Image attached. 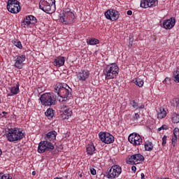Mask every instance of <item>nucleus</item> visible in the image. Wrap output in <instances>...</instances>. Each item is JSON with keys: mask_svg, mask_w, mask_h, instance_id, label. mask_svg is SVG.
<instances>
[{"mask_svg": "<svg viewBox=\"0 0 179 179\" xmlns=\"http://www.w3.org/2000/svg\"><path fill=\"white\" fill-rule=\"evenodd\" d=\"M55 92L62 99H68L71 95L72 89L66 84L59 83L55 87Z\"/></svg>", "mask_w": 179, "mask_h": 179, "instance_id": "obj_1", "label": "nucleus"}, {"mask_svg": "<svg viewBox=\"0 0 179 179\" xmlns=\"http://www.w3.org/2000/svg\"><path fill=\"white\" fill-rule=\"evenodd\" d=\"M39 8L45 13H54L55 12V0H41Z\"/></svg>", "mask_w": 179, "mask_h": 179, "instance_id": "obj_2", "label": "nucleus"}, {"mask_svg": "<svg viewBox=\"0 0 179 179\" xmlns=\"http://www.w3.org/2000/svg\"><path fill=\"white\" fill-rule=\"evenodd\" d=\"M118 71H120V69L117 64H111L104 69L103 75L107 80L115 79L118 76Z\"/></svg>", "mask_w": 179, "mask_h": 179, "instance_id": "obj_3", "label": "nucleus"}, {"mask_svg": "<svg viewBox=\"0 0 179 179\" xmlns=\"http://www.w3.org/2000/svg\"><path fill=\"white\" fill-rule=\"evenodd\" d=\"M6 136L9 142H16L23 139L24 134L16 129H10Z\"/></svg>", "mask_w": 179, "mask_h": 179, "instance_id": "obj_4", "label": "nucleus"}, {"mask_svg": "<svg viewBox=\"0 0 179 179\" xmlns=\"http://www.w3.org/2000/svg\"><path fill=\"white\" fill-rule=\"evenodd\" d=\"M43 106H55L57 104V98L51 93H45L39 99Z\"/></svg>", "mask_w": 179, "mask_h": 179, "instance_id": "obj_5", "label": "nucleus"}, {"mask_svg": "<svg viewBox=\"0 0 179 179\" xmlns=\"http://www.w3.org/2000/svg\"><path fill=\"white\" fill-rule=\"evenodd\" d=\"M59 20L64 24H71L75 22V14L69 8H66Z\"/></svg>", "mask_w": 179, "mask_h": 179, "instance_id": "obj_6", "label": "nucleus"}, {"mask_svg": "<svg viewBox=\"0 0 179 179\" xmlns=\"http://www.w3.org/2000/svg\"><path fill=\"white\" fill-rule=\"evenodd\" d=\"M7 9L10 13H19L20 12V2L17 0H8Z\"/></svg>", "mask_w": 179, "mask_h": 179, "instance_id": "obj_7", "label": "nucleus"}, {"mask_svg": "<svg viewBox=\"0 0 179 179\" xmlns=\"http://www.w3.org/2000/svg\"><path fill=\"white\" fill-rule=\"evenodd\" d=\"M54 144L51 142L45 140L41 141L38 144V153H44L45 152H48L50 150H54Z\"/></svg>", "mask_w": 179, "mask_h": 179, "instance_id": "obj_8", "label": "nucleus"}, {"mask_svg": "<svg viewBox=\"0 0 179 179\" xmlns=\"http://www.w3.org/2000/svg\"><path fill=\"white\" fill-rule=\"evenodd\" d=\"M122 173V169L118 165L113 166L108 172V178H117Z\"/></svg>", "mask_w": 179, "mask_h": 179, "instance_id": "obj_9", "label": "nucleus"}, {"mask_svg": "<svg viewBox=\"0 0 179 179\" xmlns=\"http://www.w3.org/2000/svg\"><path fill=\"white\" fill-rule=\"evenodd\" d=\"M128 139L130 143L134 145V146H139V145H142V142H143L142 137L137 133L131 134L129 136Z\"/></svg>", "mask_w": 179, "mask_h": 179, "instance_id": "obj_10", "label": "nucleus"}, {"mask_svg": "<svg viewBox=\"0 0 179 179\" xmlns=\"http://www.w3.org/2000/svg\"><path fill=\"white\" fill-rule=\"evenodd\" d=\"M99 136L101 142H103V143H106L107 145L114 142V136L109 133L101 132L99 133Z\"/></svg>", "mask_w": 179, "mask_h": 179, "instance_id": "obj_11", "label": "nucleus"}, {"mask_svg": "<svg viewBox=\"0 0 179 179\" xmlns=\"http://www.w3.org/2000/svg\"><path fill=\"white\" fill-rule=\"evenodd\" d=\"M105 16L106 19L114 22L115 20H118L120 17V13L117 10L110 9L105 13Z\"/></svg>", "mask_w": 179, "mask_h": 179, "instance_id": "obj_12", "label": "nucleus"}, {"mask_svg": "<svg viewBox=\"0 0 179 179\" xmlns=\"http://www.w3.org/2000/svg\"><path fill=\"white\" fill-rule=\"evenodd\" d=\"M15 59V64L14 66L17 68V69H22L23 66H24V62L26 61V55H17L14 57Z\"/></svg>", "mask_w": 179, "mask_h": 179, "instance_id": "obj_13", "label": "nucleus"}, {"mask_svg": "<svg viewBox=\"0 0 179 179\" xmlns=\"http://www.w3.org/2000/svg\"><path fill=\"white\" fill-rule=\"evenodd\" d=\"M143 160H145L143 155L141 154H135L129 158V163H133V164H139L140 163H142Z\"/></svg>", "mask_w": 179, "mask_h": 179, "instance_id": "obj_14", "label": "nucleus"}, {"mask_svg": "<svg viewBox=\"0 0 179 179\" xmlns=\"http://www.w3.org/2000/svg\"><path fill=\"white\" fill-rule=\"evenodd\" d=\"M60 111L62 113V117L63 120H68L72 116V110L68 106H60Z\"/></svg>", "mask_w": 179, "mask_h": 179, "instance_id": "obj_15", "label": "nucleus"}, {"mask_svg": "<svg viewBox=\"0 0 179 179\" xmlns=\"http://www.w3.org/2000/svg\"><path fill=\"white\" fill-rule=\"evenodd\" d=\"M176 26V18L175 17H171L169 20H164L163 22V27L164 29H173V27Z\"/></svg>", "mask_w": 179, "mask_h": 179, "instance_id": "obj_16", "label": "nucleus"}, {"mask_svg": "<svg viewBox=\"0 0 179 179\" xmlns=\"http://www.w3.org/2000/svg\"><path fill=\"white\" fill-rule=\"evenodd\" d=\"M89 75H90L89 71L86 70H81V71L79 72L78 74L77 75V78L78 80H81L83 82L89 78Z\"/></svg>", "mask_w": 179, "mask_h": 179, "instance_id": "obj_17", "label": "nucleus"}, {"mask_svg": "<svg viewBox=\"0 0 179 179\" xmlns=\"http://www.w3.org/2000/svg\"><path fill=\"white\" fill-rule=\"evenodd\" d=\"M57 138V131H52L48 132L45 136V141H55V138Z\"/></svg>", "mask_w": 179, "mask_h": 179, "instance_id": "obj_18", "label": "nucleus"}, {"mask_svg": "<svg viewBox=\"0 0 179 179\" xmlns=\"http://www.w3.org/2000/svg\"><path fill=\"white\" fill-rule=\"evenodd\" d=\"M157 118H160L161 120L165 118L166 115H167V112L163 107H160L157 109Z\"/></svg>", "mask_w": 179, "mask_h": 179, "instance_id": "obj_19", "label": "nucleus"}, {"mask_svg": "<svg viewBox=\"0 0 179 179\" xmlns=\"http://www.w3.org/2000/svg\"><path fill=\"white\" fill-rule=\"evenodd\" d=\"M54 64L55 66H64L65 64V57H59L55 59Z\"/></svg>", "mask_w": 179, "mask_h": 179, "instance_id": "obj_20", "label": "nucleus"}, {"mask_svg": "<svg viewBox=\"0 0 179 179\" xmlns=\"http://www.w3.org/2000/svg\"><path fill=\"white\" fill-rule=\"evenodd\" d=\"M96 151V148L94 147V145L93 144H88L87 146V155H90V156H92L93 153Z\"/></svg>", "mask_w": 179, "mask_h": 179, "instance_id": "obj_21", "label": "nucleus"}, {"mask_svg": "<svg viewBox=\"0 0 179 179\" xmlns=\"http://www.w3.org/2000/svg\"><path fill=\"white\" fill-rule=\"evenodd\" d=\"M144 146L145 150L148 152H151V150H153V143L150 141L145 142Z\"/></svg>", "mask_w": 179, "mask_h": 179, "instance_id": "obj_22", "label": "nucleus"}, {"mask_svg": "<svg viewBox=\"0 0 179 179\" xmlns=\"http://www.w3.org/2000/svg\"><path fill=\"white\" fill-rule=\"evenodd\" d=\"M45 114L46 117H48V120H50V118H52V117H54V110H52V108H48L47 109Z\"/></svg>", "mask_w": 179, "mask_h": 179, "instance_id": "obj_23", "label": "nucleus"}, {"mask_svg": "<svg viewBox=\"0 0 179 179\" xmlns=\"http://www.w3.org/2000/svg\"><path fill=\"white\" fill-rule=\"evenodd\" d=\"M10 93H12V94H17V93H19V83H17L14 87H11L10 88Z\"/></svg>", "mask_w": 179, "mask_h": 179, "instance_id": "obj_24", "label": "nucleus"}, {"mask_svg": "<svg viewBox=\"0 0 179 179\" xmlns=\"http://www.w3.org/2000/svg\"><path fill=\"white\" fill-rule=\"evenodd\" d=\"M133 82L135 83V85H136V86H138V87H142V86H143V80L141 78H136L133 80Z\"/></svg>", "mask_w": 179, "mask_h": 179, "instance_id": "obj_25", "label": "nucleus"}, {"mask_svg": "<svg viewBox=\"0 0 179 179\" xmlns=\"http://www.w3.org/2000/svg\"><path fill=\"white\" fill-rule=\"evenodd\" d=\"M174 82L179 83V67L176 69V71L173 73Z\"/></svg>", "mask_w": 179, "mask_h": 179, "instance_id": "obj_26", "label": "nucleus"}, {"mask_svg": "<svg viewBox=\"0 0 179 179\" xmlns=\"http://www.w3.org/2000/svg\"><path fill=\"white\" fill-rule=\"evenodd\" d=\"M31 19L30 18V15L27 16L24 19V21L22 22V26L23 25H29L31 24Z\"/></svg>", "mask_w": 179, "mask_h": 179, "instance_id": "obj_27", "label": "nucleus"}, {"mask_svg": "<svg viewBox=\"0 0 179 179\" xmlns=\"http://www.w3.org/2000/svg\"><path fill=\"white\" fill-rule=\"evenodd\" d=\"M141 8H149V1L148 0H141V4H140Z\"/></svg>", "mask_w": 179, "mask_h": 179, "instance_id": "obj_28", "label": "nucleus"}, {"mask_svg": "<svg viewBox=\"0 0 179 179\" xmlns=\"http://www.w3.org/2000/svg\"><path fill=\"white\" fill-rule=\"evenodd\" d=\"M172 121L174 124H178L179 122V115L174 113L172 116Z\"/></svg>", "mask_w": 179, "mask_h": 179, "instance_id": "obj_29", "label": "nucleus"}, {"mask_svg": "<svg viewBox=\"0 0 179 179\" xmlns=\"http://www.w3.org/2000/svg\"><path fill=\"white\" fill-rule=\"evenodd\" d=\"M99 43H100V41L97 38H91L89 41L90 45H96V44H99Z\"/></svg>", "mask_w": 179, "mask_h": 179, "instance_id": "obj_30", "label": "nucleus"}, {"mask_svg": "<svg viewBox=\"0 0 179 179\" xmlns=\"http://www.w3.org/2000/svg\"><path fill=\"white\" fill-rule=\"evenodd\" d=\"M130 104L134 108H136V110H138V104L136 101H135V100H131Z\"/></svg>", "mask_w": 179, "mask_h": 179, "instance_id": "obj_31", "label": "nucleus"}, {"mask_svg": "<svg viewBox=\"0 0 179 179\" xmlns=\"http://www.w3.org/2000/svg\"><path fill=\"white\" fill-rule=\"evenodd\" d=\"M31 19V24H36L37 23V18L34 17V15H30Z\"/></svg>", "mask_w": 179, "mask_h": 179, "instance_id": "obj_32", "label": "nucleus"}, {"mask_svg": "<svg viewBox=\"0 0 179 179\" xmlns=\"http://www.w3.org/2000/svg\"><path fill=\"white\" fill-rule=\"evenodd\" d=\"M173 135L176 138H178V139H179V129L178 128H175L173 129Z\"/></svg>", "mask_w": 179, "mask_h": 179, "instance_id": "obj_33", "label": "nucleus"}, {"mask_svg": "<svg viewBox=\"0 0 179 179\" xmlns=\"http://www.w3.org/2000/svg\"><path fill=\"white\" fill-rule=\"evenodd\" d=\"M14 44L15 47H17V48H20V50H22V48H23V46L22 45V42L20 41L15 42Z\"/></svg>", "mask_w": 179, "mask_h": 179, "instance_id": "obj_34", "label": "nucleus"}, {"mask_svg": "<svg viewBox=\"0 0 179 179\" xmlns=\"http://www.w3.org/2000/svg\"><path fill=\"white\" fill-rule=\"evenodd\" d=\"M156 3V1L155 0H148V8H151V6H153Z\"/></svg>", "mask_w": 179, "mask_h": 179, "instance_id": "obj_35", "label": "nucleus"}, {"mask_svg": "<svg viewBox=\"0 0 179 179\" xmlns=\"http://www.w3.org/2000/svg\"><path fill=\"white\" fill-rule=\"evenodd\" d=\"M1 179H12V178H10V176H9V174L6 173V174H4L3 175L1 173Z\"/></svg>", "mask_w": 179, "mask_h": 179, "instance_id": "obj_36", "label": "nucleus"}, {"mask_svg": "<svg viewBox=\"0 0 179 179\" xmlns=\"http://www.w3.org/2000/svg\"><path fill=\"white\" fill-rule=\"evenodd\" d=\"M178 139V138L175 137V136H174L173 138H172V145H173V147L176 146V145H177V140Z\"/></svg>", "mask_w": 179, "mask_h": 179, "instance_id": "obj_37", "label": "nucleus"}, {"mask_svg": "<svg viewBox=\"0 0 179 179\" xmlns=\"http://www.w3.org/2000/svg\"><path fill=\"white\" fill-rule=\"evenodd\" d=\"M164 83H166V85H170L171 83V79H170V78H166L164 80Z\"/></svg>", "mask_w": 179, "mask_h": 179, "instance_id": "obj_38", "label": "nucleus"}, {"mask_svg": "<svg viewBox=\"0 0 179 179\" xmlns=\"http://www.w3.org/2000/svg\"><path fill=\"white\" fill-rule=\"evenodd\" d=\"M166 141H167V136H164V137L162 138V146H164V145H166Z\"/></svg>", "mask_w": 179, "mask_h": 179, "instance_id": "obj_39", "label": "nucleus"}, {"mask_svg": "<svg viewBox=\"0 0 179 179\" xmlns=\"http://www.w3.org/2000/svg\"><path fill=\"white\" fill-rule=\"evenodd\" d=\"M90 173L92 176H96V169H94V168H90Z\"/></svg>", "mask_w": 179, "mask_h": 179, "instance_id": "obj_40", "label": "nucleus"}, {"mask_svg": "<svg viewBox=\"0 0 179 179\" xmlns=\"http://www.w3.org/2000/svg\"><path fill=\"white\" fill-rule=\"evenodd\" d=\"M139 117H140V116H139L138 113H135V115L134 116V120L138 121V120H139Z\"/></svg>", "mask_w": 179, "mask_h": 179, "instance_id": "obj_41", "label": "nucleus"}, {"mask_svg": "<svg viewBox=\"0 0 179 179\" xmlns=\"http://www.w3.org/2000/svg\"><path fill=\"white\" fill-rule=\"evenodd\" d=\"M162 128V129H169V128H167V125L164 124L161 127Z\"/></svg>", "mask_w": 179, "mask_h": 179, "instance_id": "obj_42", "label": "nucleus"}, {"mask_svg": "<svg viewBox=\"0 0 179 179\" xmlns=\"http://www.w3.org/2000/svg\"><path fill=\"white\" fill-rule=\"evenodd\" d=\"M127 15H128L129 16H131V15H132V10H128V11H127Z\"/></svg>", "mask_w": 179, "mask_h": 179, "instance_id": "obj_43", "label": "nucleus"}, {"mask_svg": "<svg viewBox=\"0 0 179 179\" xmlns=\"http://www.w3.org/2000/svg\"><path fill=\"white\" fill-rule=\"evenodd\" d=\"M131 170H132V171H136V166H133L131 167Z\"/></svg>", "mask_w": 179, "mask_h": 179, "instance_id": "obj_44", "label": "nucleus"}, {"mask_svg": "<svg viewBox=\"0 0 179 179\" xmlns=\"http://www.w3.org/2000/svg\"><path fill=\"white\" fill-rule=\"evenodd\" d=\"M138 108H145V105H141Z\"/></svg>", "mask_w": 179, "mask_h": 179, "instance_id": "obj_45", "label": "nucleus"}, {"mask_svg": "<svg viewBox=\"0 0 179 179\" xmlns=\"http://www.w3.org/2000/svg\"><path fill=\"white\" fill-rule=\"evenodd\" d=\"M141 176L142 179H145V174L144 173H141Z\"/></svg>", "mask_w": 179, "mask_h": 179, "instance_id": "obj_46", "label": "nucleus"}, {"mask_svg": "<svg viewBox=\"0 0 179 179\" xmlns=\"http://www.w3.org/2000/svg\"><path fill=\"white\" fill-rule=\"evenodd\" d=\"M162 129H163L162 128V127H159V128H158V132H160V131H162Z\"/></svg>", "mask_w": 179, "mask_h": 179, "instance_id": "obj_47", "label": "nucleus"}, {"mask_svg": "<svg viewBox=\"0 0 179 179\" xmlns=\"http://www.w3.org/2000/svg\"><path fill=\"white\" fill-rule=\"evenodd\" d=\"M36 174V171L32 172V176H34Z\"/></svg>", "mask_w": 179, "mask_h": 179, "instance_id": "obj_48", "label": "nucleus"}, {"mask_svg": "<svg viewBox=\"0 0 179 179\" xmlns=\"http://www.w3.org/2000/svg\"><path fill=\"white\" fill-rule=\"evenodd\" d=\"M80 178H82V177H83V175L82 173H80Z\"/></svg>", "mask_w": 179, "mask_h": 179, "instance_id": "obj_49", "label": "nucleus"}, {"mask_svg": "<svg viewBox=\"0 0 179 179\" xmlns=\"http://www.w3.org/2000/svg\"><path fill=\"white\" fill-rule=\"evenodd\" d=\"M1 155H2V150H1V149H0V156H1Z\"/></svg>", "mask_w": 179, "mask_h": 179, "instance_id": "obj_50", "label": "nucleus"}, {"mask_svg": "<svg viewBox=\"0 0 179 179\" xmlns=\"http://www.w3.org/2000/svg\"><path fill=\"white\" fill-rule=\"evenodd\" d=\"M1 176H2V173H0V179L1 178Z\"/></svg>", "mask_w": 179, "mask_h": 179, "instance_id": "obj_51", "label": "nucleus"}, {"mask_svg": "<svg viewBox=\"0 0 179 179\" xmlns=\"http://www.w3.org/2000/svg\"><path fill=\"white\" fill-rule=\"evenodd\" d=\"M2 113H3V114H6V112H5V111H3Z\"/></svg>", "mask_w": 179, "mask_h": 179, "instance_id": "obj_52", "label": "nucleus"}, {"mask_svg": "<svg viewBox=\"0 0 179 179\" xmlns=\"http://www.w3.org/2000/svg\"><path fill=\"white\" fill-rule=\"evenodd\" d=\"M62 101H65V100H64V99H63V100H62Z\"/></svg>", "mask_w": 179, "mask_h": 179, "instance_id": "obj_53", "label": "nucleus"}]
</instances>
